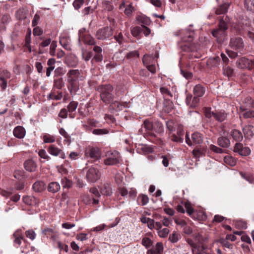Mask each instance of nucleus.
<instances>
[{
  "mask_svg": "<svg viewBox=\"0 0 254 254\" xmlns=\"http://www.w3.org/2000/svg\"><path fill=\"white\" fill-rule=\"evenodd\" d=\"M85 155L96 161L101 157V153L99 148L96 147L88 146L85 150Z\"/></svg>",
  "mask_w": 254,
  "mask_h": 254,
  "instance_id": "423d86ee",
  "label": "nucleus"
},
{
  "mask_svg": "<svg viewBox=\"0 0 254 254\" xmlns=\"http://www.w3.org/2000/svg\"><path fill=\"white\" fill-rule=\"evenodd\" d=\"M42 233L43 235L48 236H52L54 234V230L52 228H47L42 230Z\"/></svg>",
  "mask_w": 254,
  "mask_h": 254,
  "instance_id": "4d7b16f0",
  "label": "nucleus"
},
{
  "mask_svg": "<svg viewBox=\"0 0 254 254\" xmlns=\"http://www.w3.org/2000/svg\"><path fill=\"white\" fill-rule=\"evenodd\" d=\"M144 127L148 131H153V123L146 120L144 121Z\"/></svg>",
  "mask_w": 254,
  "mask_h": 254,
  "instance_id": "09e8293b",
  "label": "nucleus"
},
{
  "mask_svg": "<svg viewBox=\"0 0 254 254\" xmlns=\"http://www.w3.org/2000/svg\"><path fill=\"white\" fill-rule=\"evenodd\" d=\"M136 19L138 24L147 25L150 23L149 19L143 15H138Z\"/></svg>",
  "mask_w": 254,
  "mask_h": 254,
  "instance_id": "c9c22d12",
  "label": "nucleus"
},
{
  "mask_svg": "<svg viewBox=\"0 0 254 254\" xmlns=\"http://www.w3.org/2000/svg\"><path fill=\"white\" fill-rule=\"evenodd\" d=\"M84 3V0H74L73 5L75 9L78 10L83 5Z\"/></svg>",
  "mask_w": 254,
  "mask_h": 254,
  "instance_id": "864d4df0",
  "label": "nucleus"
},
{
  "mask_svg": "<svg viewBox=\"0 0 254 254\" xmlns=\"http://www.w3.org/2000/svg\"><path fill=\"white\" fill-rule=\"evenodd\" d=\"M169 240L173 243H177L179 240V236L176 232H173L169 236Z\"/></svg>",
  "mask_w": 254,
  "mask_h": 254,
  "instance_id": "5fc2aeb1",
  "label": "nucleus"
},
{
  "mask_svg": "<svg viewBox=\"0 0 254 254\" xmlns=\"http://www.w3.org/2000/svg\"><path fill=\"white\" fill-rule=\"evenodd\" d=\"M101 174L99 171L94 168H90L87 172L86 178L87 180L91 183H94L100 178Z\"/></svg>",
  "mask_w": 254,
  "mask_h": 254,
  "instance_id": "1a4fd4ad",
  "label": "nucleus"
},
{
  "mask_svg": "<svg viewBox=\"0 0 254 254\" xmlns=\"http://www.w3.org/2000/svg\"><path fill=\"white\" fill-rule=\"evenodd\" d=\"M23 200L25 204L29 205H33L37 203L36 198L32 196H24Z\"/></svg>",
  "mask_w": 254,
  "mask_h": 254,
  "instance_id": "473e14b6",
  "label": "nucleus"
},
{
  "mask_svg": "<svg viewBox=\"0 0 254 254\" xmlns=\"http://www.w3.org/2000/svg\"><path fill=\"white\" fill-rule=\"evenodd\" d=\"M142 62L144 65L154 64V59L152 55H146L142 58Z\"/></svg>",
  "mask_w": 254,
  "mask_h": 254,
  "instance_id": "2f4dec72",
  "label": "nucleus"
},
{
  "mask_svg": "<svg viewBox=\"0 0 254 254\" xmlns=\"http://www.w3.org/2000/svg\"><path fill=\"white\" fill-rule=\"evenodd\" d=\"M231 135L236 141L240 142L243 139L242 132L238 129L232 130L231 132Z\"/></svg>",
  "mask_w": 254,
  "mask_h": 254,
  "instance_id": "bb28decb",
  "label": "nucleus"
},
{
  "mask_svg": "<svg viewBox=\"0 0 254 254\" xmlns=\"http://www.w3.org/2000/svg\"><path fill=\"white\" fill-rule=\"evenodd\" d=\"M100 192L103 195L110 196L112 193V189L108 183H105L100 189Z\"/></svg>",
  "mask_w": 254,
  "mask_h": 254,
  "instance_id": "a878e982",
  "label": "nucleus"
},
{
  "mask_svg": "<svg viewBox=\"0 0 254 254\" xmlns=\"http://www.w3.org/2000/svg\"><path fill=\"white\" fill-rule=\"evenodd\" d=\"M141 31V28L139 27L136 26L132 28L131 29V33L134 37H137Z\"/></svg>",
  "mask_w": 254,
  "mask_h": 254,
  "instance_id": "052dcab7",
  "label": "nucleus"
},
{
  "mask_svg": "<svg viewBox=\"0 0 254 254\" xmlns=\"http://www.w3.org/2000/svg\"><path fill=\"white\" fill-rule=\"evenodd\" d=\"M185 208L186 209L187 213L191 216L194 212V209L192 207L191 204L189 202H186L185 204Z\"/></svg>",
  "mask_w": 254,
  "mask_h": 254,
  "instance_id": "8fccbe9b",
  "label": "nucleus"
},
{
  "mask_svg": "<svg viewBox=\"0 0 254 254\" xmlns=\"http://www.w3.org/2000/svg\"><path fill=\"white\" fill-rule=\"evenodd\" d=\"M237 66L240 68H252L254 67V62L243 57L239 59L236 62Z\"/></svg>",
  "mask_w": 254,
  "mask_h": 254,
  "instance_id": "9d476101",
  "label": "nucleus"
},
{
  "mask_svg": "<svg viewBox=\"0 0 254 254\" xmlns=\"http://www.w3.org/2000/svg\"><path fill=\"white\" fill-rule=\"evenodd\" d=\"M141 243L143 246L148 248L152 245V241L149 238L145 237L142 239Z\"/></svg>",
  "mask_w": 254,
  "mask_h": 254,
  "instance_id": "6e6d98bb",
  "label": "nucleus"
},
{
  "mask_svg": "<svg viewBox=\"0 0 254 254\" xmlns=\"http://www.w3.org/2000/svg\"><path fill=\"white\" fill-rule=\"evenodd\" d=\"M224 239H220L217 241L218 242L220 243L222 246L227 248H230L231 244H230L227 241Z\"/></svg>",
  "mask_w": 254,
  "mask_h": 254,
  "instance_id": "338daca9",
  "label": "nucleus"
},
{
  "mask_svg": "<svg viewBox=\"0 0 254 254\" xmlns=\"http://www.w3.org/2000/svg\"><path fill=\"white\" fill-rule=\"evenodd\" d=\"M209 148L211 150L217 153H222L224 152L222 149L213 144L210 145Z\"/></svg>",
  "mask_w": 254,
  "mask_h": 254,
  "instance_id": "bf43d9fd",
  "label": "nucleus"
},
{
  "mask_svg": "<svg viewBox=\"0 0 254 254\" xmlns=\"http://www.w3.org/2000/svg\"><path fill=\"white\" fill-rule=\"evenodd\" d=\"M93 51L95 53L93 60H95L96 62H100L103 60V56L102 54V48L98 46H95L93 49Z\"/></svg>",
  "mask_w": 254,
  "mask_h": 254,
  "instance_id": "2eb2a0df",
  "label": "nucleus"
},
{
  "mask_svg": "<svg viewBox=\"0 0 254 254\" xmlns=\"http://www.w3.org/2000/svg\"><path fill=\"white\" fill-rule=\"evenodd\" d=\"M98 90L100 92L102 101L106 104L111 103L114 100L113 87L110 84L99 87Z\"/></svg>",
  "mask_w": 254,
  "mask_h": 254,
  "instance_id": "7ed1b4c3",
  "label": "nucleus"
},
{
  "mask_svg": "<svg viewBox=\"0 0 254 254\" xmlns=\"http://www.w3.org/2000/svg\"><path fill=\"white\" fill-rule=\"evenodd\" d=\"M43 141L45 143H53L55 141V137L53 135L46 134L43 136Z\"/></svg>",
  "mask_w": 254,
  "mask_h": 254,
  "instance_id": "49530a36",
  "label": "nucleus"
},
{
  "mask_svg": "<svg viewBox=\"0 0 254 254\" xmlns=\"http://www.w3.org/2000/svg\"><path fill=\"white\" fill-rule=\"evenodd\" d=\"M25 234L26 237L31 239V240H33L35 239L36 237V234L33 230H31L27 231H26Z\"/></svg>",
  "mask_w": 254,
  "mask_h": 254,
  "instance_id": "680f3d73",
  "label": "nucleus"
},
{
  "mask_svg": "<svg viewBox=\"0 0 254 254\" xmlns=\"http://www.w3.org/2000/svg\"><path fill=\"white\" fill-rule=\"evenodd\" d=\"M192 153L194 157L199 158L203 153V150L201 148L196 147L192 150Z\"/></svg>",
  "mask_w": 254,
  "mask_h": 254,
  "instance_id": "79ce46f5",
  "label": "nucleus"
},
{
  "mask_svg": "<svg viewBox=\"0 0 254 254\" xmlns=\"http://www.w3.org/2000/svg\"><path fill=\"white\" fill-rule=\"evenodd\" d=\"M25 130L24 127L21 126L15 127L13 130V134L15 137L18 138H22L25 136Z\"/></svg>",
  "mask_w": 254,
  "mask_h": 254,
  "instance_id": "6ab92c4d",
  "label": "nucleus"
},
{
  "mask_svg": "<svg viewBox=\"0 0 254 254\" xmlns=\"http://www.w3.org/2000/svg\"><path fill=\"white\" fill-rule=\"evenodd\" d=\"M66 64L69 67H75L78 64V61L76 57L70 56L66 61Z\"/></svg>",
  "mask_w": 254,
  "mask_h": 254,
  "instance_id": "72a5a7b5",
  "label": "nucleus"
},
{
  "mask_svg": "<svg viewBox=\"0 0 254 254\" xmlns=\"http://www.w3.org/2000/svg\"><path fill=\"white\" fill-rule=\"evenodd\" d=\"M217 144L223 148H228L230 145V140L224 136H220L217 139Z\"/></svg>",
  "mask_w": 254,
  "mask_h": 254,
  "instance_id": "aec40b11",
  "label": "nucleus"
},
{
  "mask_svg": "<svg viewBox=\"0 0 254 254\" xmlns=\"http://www.w3.org/2000/svg\"><path fill=\"white\" fill-rule=\"evenodd\" d=\"M163 246L162 243H157L155 246L147 252L146 254H162Z\"/></svg>",
  "mask_w": 254,
  "mask_h": 254,
  "instance_id": "dca6fc26",
  "label": "nucleus"
},
{
  "mask_svg": "<svg viewBox=\"0 0 254 254\" xmlns=\"http://www.w3.org/2000/svg\"><path fill=\"white\" fill-rule=\"evenodd\" d=\"M48 152L52 156H59L62 159L65 158V154L64 151L55 145H51L47 149Z\"/></svg>",
  "mask_w": 254,
  "mask_h": 254,
  "instance_id": "9b49d317",
  "label": "nucleus"
},
{
  "mask_svg": "<svg viewBox=\"0 0 254 254\" xmlns=\"http://www.w3.org/2000/svg\"><path fill=\"white\" fill-rule=\"evenodd\" d=\"M57 42L56 41H53L50 45V54L52 56H54L56 55V49L57 48Z\"/></svg>",
  "mask_w": 254,
  "mask_h": 254,
  "instance_id": "603ef678",
  "label": "nucleus"
},
{
  "mask_svg": "<svg viewBox=\"0 0 254 254\" xmlns=\"http://www.w3.org/2000/svg\"><path fill=\"white\" fill-rule=\"evenodd\" d=\"M244 6L248 10L254 11V1L252 0H245Z\"/></svg>",
  "mask_w": 254,
  "mask_h": 254,
  "instance_id": "e433bc0d",
  "label": "nucleus"
},
{
  "mask_svg": "<svg viewBox=\"0 0 254 254\" xmlns=\"http://www.w3.org/2000/svg\"><path fill=\"white\" fill-rule=\"evenodd\" d=\"M92 133L95 135H103L109 133V130L106 128L95 129L92 131Z\"/></svg>",
  "mask_w": 254,
  "mask_h": 254,
  "instance_id": "37998d69",
  "label": "nucleus"
},
{
  "mask_svg": "<svg viewBox=\"0 0 254 254\" xmlns=\"http://www.w3.org/2000/svg\"><path fill=\"white\" fill-rule=\"evenodd\" d=\"M78 106V103L75 101L71 102L67 106L68 111L69 113L74 111Z\"/></svg>",
  "mask_w": 254,
  "mask_h": 254,
  "instance_id": "de8ad7c7",
  "label": "nucleus"
},
{
  "mask_svg": "<svg viewBox=\"0 0 254 254\" xmlns=\"http://www.w3.org/2000/svg\"><path fill=\"white\" fill-rule=\"evenodd\" d=\"M203 139L202 135L198 132L192 134L191 140L190 139L188 134L186 135V142L189 146L201 144L203 142Z\"/></svg>",
  "mask_w": 254,
  "mask_h": 254,
  "instance_id": "6e6552de",
  "label": "nucleus"
},
{
  "mask_svg": "<svg viewBox=\"0 0 254 254\" xmlns=\"http://www.w3.org/2000/svg\"><path fill=\"white\" fill-rule=\"evenodd\" d=\"M90 192L94 195V196L96 197L95 198L94 197L92 198V204H98L99 202V200L98 198L101 197V192L98 190L96 188H91L90 189Z\"/></svg>",
  "mask_w": 254,
  "mask_h": 254,
  "instance_id": "b1692460",
  "label": "nucleus"
},
{
  "mask_svg": "<svg viewBox=\"0 0 254 254\" xmlns=\"http://www.w3.org/2000/svg\"><path fill=\"white\" fill-rule=\"evenodd\" d=\"M96 8V5H95L94 7H92L91 6L86 7L82 10V13L84 16L88 15L93 13Z\"/></svg>",
  "mask_w": 254,
  "mask_h": 254,
  "instance_id": "58836bf2",
  "label": "nucleus"
},
{
  "mask_svg": "<svg viewBox=\"0 0 254 254\" xmlns=\"http://www.w3.org/2000/svg\"><path fill=\"white\" fill-rule=\"evenodd\" d=\"M24 168L29 172H34L36 171L37 166L36 163L32 160H26L24 164Z\"/></svg>",
  "mask_w": 254,
  "mask_h": 254,
  "instance_id": "a211bd4d",
  "label": "nucleus"
},
{
  "mask_svg": "<svg viewBox=\"0 0 254 254\" xmlns=\"http://www.w3.org/2000/svg\"><path fill=\"white\" fill-rule=\"evenodd\" d=\"M212 116L216 121L222 122L226 120L227 115L224 112H217L212 113Z\"/></svg>",
  "mask_w": 254,
  "mask_h": 254,
  "instance_id": "cd10ccee",
  "label": "nucleus"
},
{
  "mask_svg": "<svg viewBox=\"0 0 254 254\" xmlns=\"http://www.w3.org/2000/svg\"><path fill=\"white\" fill-rule=\"evenodd\" d=\"M67 82L69 84L68 89L70 92L75 93L78 89V79L80 72L78 69H71L66 74Z\"/></svg>",
  "mask_w": 254,
  "mask_h": 254,
  "instance_id": "f257e3e1",
  "label": "nucleus"
},
{
  "mask_svg": "<svg viewBox=\"0 0 254 254\" xmlns=\"http://www.w3.org/2000/svg\"><path fill=\"white\" fill-rule=\"evenodd\" d=\"M60 43L61 45V46L66 50L70 51L71 50L69 42L67 41L66 39L64 38H61L60 40Z\"/></svg>",
  "mask_w": 254,
  "mask_h": 254,
  "instance_id": "4c0bfd02",
  "label": "nucleus"
},
{
  "mask_svg": "<svg viewBox=\"0 0 254 254\" xmlns=\"http://www.w3.org/2000/svg\"><path fill=\"white\" fill-rule=\"evenodd\" d=\"M113 34V29L111 27L107 26L97 30L96 33V36L98 39L104 40L109 38Z\"/></svg>",
  "mask_w": 254,
  "mask_h": 254,
  "instance_id": "39448f33",
  "label": "nucleus"
},
{
  "mask_svg": "<svg viewBox=\"0 0 254 254\" xmlns=\"http://www.w3.org/2000/svg\"><path fill=\"white\" fill-rule=\"evenodd\" d=\"M13 243L16 247H18L21 244L22 240H23L24 236L20 230L14 232L13 234Z\"/></svg>",
  "mask_w": 254,
  "mask_h": 254,
  "instance_id": "4468645a",
  "label": "nucleus"
},
{
  "mask_svg": "<svg viewBox=\"0 0 254 254\" xmlns=\"http://www.w3.org/2000/svg\"><path fill=\"white\" fill-rule=\"evenodd\" d=\"M163 125L159 122L156 121L153 123V131L160 134L163 132Z\"/></svg>",
  "mask_w": 254,
  "mask_h": 254,
  "instance_id": "c756f323",
  "label": "nucleus"
},
{
  "mask_svg": "<svg viewBox=\"0 0 254 254\" xmlns=\"http://www.w3.org/2000/svg\"><path fill=\"white\" fill-rule=\"evenodd\" d=\"M224 162L231 166H234L236 164V160L231 156H226L224 158Z\"/></svg>",
  "mask_w": 254,
  "mask_h": 254,
  "instance_id": "f704fd0d",
  "label": "nucleus"
},
{
  "mask_svg": "<svg viewBox=\"0 0 254 254\" xmlns=\"http://www.w3.org/2000/svg\"><path fill=\"white\" fill-rule=\"evenodd\" d=\"M64 85V82L63 78H59L55 79L54 86L58 89H61Z\"/></svg>",
  "mask_w": 254,
  "mask_h": 254,
  "instance_id": "ea45409f",
  "label": "nucleus"
},
{
  "mask_svg": "<svg viewBox=\"0 0 254 254\" xmlns=\"http://www.w3.org/2000/svg\"><path fill=\"white\" fill-rule=\"evenodd\" d=\"M169 230L168 228H163L162 229L159 230L157 233L158 234V236L161 238H166L168 234L169 233Z\"/></svg>",
  "mask_w": 254,
  "mask_h": 254,
  "instance_id": "c03bdc74",
  "label": "nucleus"
},
{
  "mask_svg": "<svg viewBox=\"0 0 254 254\" xmlns=\"http://www.w3.org/2000/svg\"><path fill=\"white\" fill-rule=\"evenodd\" d=\"M175 126V124L173 121H169L166 122L167 127L170 131H173L174 130Z\"/></svg>",
  "mask_w": 254,
  "mask_h": 254,
  "instance_id": "69168bd1",
  "label": "nucleus"
},
{
  "mask_svg": "<svg viewBox=\"0 0 254 254\" xmlns=\"http://www.w3.org/2000/svg\"><path fill=\"white\" fill-rule=\"evenodd\" d=\"M243 116L244 118H254V111H248L244 113Z\"/></svg>",
  "mask_w": 254,
  "mask_h": 254,
  "instance_id": "774afa93",
  "label": "nucleus"
},
{
  "mask_svg": "<svg viewBox=\"0 0 254 254\" xmlns=\"http://www.w3.org/2000/svg\"><path fill=\"white\" fill-rule=\"evenodd\" d=\"M60 185L57 182L50 183L48 186V190L52 193H55L60 190Z\"/></svg>",
  "mask_w": 254,
  "mask_h": 254,
  "instance_id": "7c9ffc66",
  "label": "nucleus"
},
{
  "mask_svg": "<svg viewBox=\"0 0 254 254\" xmlns=\"http://www.w3.org/2000/svg\"><path fill=\"white\" fill-rule=\"evenodd\" d=\"M38 154L39 156L44 159L49 161L51 159V157L47 154L46 151L44 149H41L39 151Z\"/></svg>",
  "mask_w": 254,
  "mask_h": 254,
  "instance_id": "3c124183",
  "label": "nucleus"
},
{
  "mask_svg": "<svg viewBox=\"0 0 254 254\" xmlns=\"http://www.w3.org/2000/svg\"><path fill=\"white\" fill-rule=\"evenodd\" d=\"M121 156L117 151H114L110 153L108 157L104 159V163L105 165H115L120 163Z\"/></svg>",
  "mask_w": 254,
  "mask_h": 254,
  "instance_id": "0eeeda50",
  "label": "nucleus"
},
{
  "mask_svg": "<svg viewBox=\"0 0 254 254\" xmlns=\"http://www.w3.org/2000/svg\"><path fill=\"white\" fill-rule=\"evenodd\" d=\"M230 4L229 2H225L222 4L219 5L217 7L215 8V13L217 15H220L226 13Z\"/></svg>",
  "mask_w": 254,
  "mask_h": 254,
  "instance_id": "f3484780",
  "label": "nucleus"
},
{
  "mask_svg": "<svg viewBox=\"0 0 254 254\" xmlns=\"http://www.w3.org/2000/svg\"><path fill=\"white\" fill-rule=\"evenodd\" d=\"M193 91L194 96L198 98L203 96L205 89L201 85L198 84L194 87Z\"/></svg>",
  "mask_w": 254,
  "mask_h": 254,
  "instance_id": "4be33fe9",
  "label": "nucleus"
},
{
  "mask_svg": "<svg viewBox=\"0 0 254 254\" xmlns=\"http://www.w3.org/2000/svg\"><path fill=\"white\" fill-rule=\"evenodd\" d=\"M133 10V7L131 4H128L125 8L124 12L126 15L129 16Z\"/></svg>",
  "mask_w": 254,
  "mask_h": 254,
  "instance_id": "0e129e2a",
  "label": "nucleus"
},
{
  "mask_svg": "<svg viewBox=\"0 0 254 254\" xmlns=\"http://www.w3.org/2000/svg\"><path fill=\"white\" fill-rule=\"evenodd\" d=\"M182 33L185 35L182 37V41L185 42H191L193 39V32L188 30H184Z\"/></svg>",
  "mask_w": 254,
  "mask_h": 254,
  "instance_id": "393cba45",
  "label": "nucleus"
},
{
  "mask_svg": "<svg viewBox=\"0 0 254 254\" xmlns=\"http://www.w3.org/2000/svg\"><path fill=\"white\" fill-rule=\"evenodd\" d=\"M199 102V99L194 96L192 97L191 95H188L186 97V103L191 107H195Z\"/></svg>",
  "mask_w": 254,
  "mask_h": 254,
  "instance_id": "412c9836",
  "label": "nucleus"
},
{
  "mask_svg": "<svg viewBox=\"0 0 254 254\" xmlns=\"http://www.w3.org/2000/svg\"><path fill=\"white\" fill-rule=\"evenodd\" d=\"M171 139L175 142H182L183 141V138L182 137L178 136V135L173 134L172 135H170V136Z\"/></svg>",
  "mask_w": 254,
  "mask_h": 254,
  "instance_id": "e2e57ef3",
  "label": "nucleus"
},
{
  "mask_svg": "<svg viewBox=\"0 0 254 254\" xmlns=\"http://www.w3.org/2000/svg\"><path fill=\"white\" fill-rule=\"evenodd\" d=\"M228 28L227 22L222 19L220 20L218 27L212 31V35L217 39L218 42L222 43L227 37Z\"/></svg>",
  "mask_w": 254,
  "mask_h": 254,
  "instance_id": "f03ea898",
  "label": "nucleus"
},
{
  "mask_svg": "<svg viewBox=\"0 0 254 254\" xmlns=\"http://www.w3.org/2000/svg\"><path fill=\"white\" fill-rule=\"evenodd\" d=\"M46 189L45 184L42 181H37L33 185V189L35 192H40Z\"/></svg>",
  "mask_w": 254,
  "mask_h": 254,
  "instance_id": "5701e85b",
  "label": "nucleus"
},
{
  "mask_svg": "<svg viewBox=\"0 0 254 254\" xmlns=\"http://www.w3.org/2000/svg\"><path fill=\"white\" fill-rule=\"evenodd\" d=\"M160 91L164 97H173V94L167 88L165 87H162L160 88Z\"/></svg>",
  "mask_w": 254,
  "mask_h": 254,
  "instance_id": "a19ab883",
  "label": "nucleus"
},
{
  "mask_svg": "<svg viewBox=\"0 0 254 254\" xmlns=\"http://www.w3.org/2000/svg\"><path fill=\"white\" fill-rule=\"evenodd\" d=\"M234 151L238 153L242 156H248L251 153L250 149L247 147H244L243 144L241 143H236Z\"/></svg>",
  "mask_w": 254,
  "mask_h": 254,
  "instance_id": "f8f14e48",
  "label": "nucleus"
},
{
  "mask_svg": "<svg viewBox=\"0 0 254 254\" xmlns=\"http://www.w3.org/2000/svg\"><path fill=\"white\" fill-rule=\"evenodd\" d=\"M92 56L91 52H88L85 50H82V58L85 61H89Z\"/></svg>",
  "mask_w": 254,
  "mask_h": 254,
  "instance_id": "a18cd8bd",
  "label": "nucleus"
},
{
  "mask_svg": "<svg viewBox=\"0 0 254 254\" xmlns=\"http://www.w3.org/2000/svg\"><path fill=\"white\" fill-rule=\"evenodd\" d=\"M48 97L50 99L59 100L62 98L63 95L61 92H60L57 95H56L54 93L52 92L49 95Z\"/></svg>",
  "mask_w": 254,
  "mask_h": 254,
  "instance_id": "13d9d810",
  "label": "nucleus"
},
{
  "mask_svg": "<svg viewBox=\"0 0 254 254\" xmlns=\"http://www.w3.org/2000/svg\"><path fill=\"white\" fill-rule=\"evenodd\" d=\"M230 46L233 49L240 50L244 47L242 39L239 37L232 38L230 40Z\"/></svg>",
  "mask_w": 254,
  "mask_h": 254,
  "instance_id": "ddd939ff",
  "label": "nucleus"
},
{
  "mask_svg": "<svg viewBox=\"0 0 254 254\" xmlns=\"http://www.w3.org/2000/svg\"><path fill=\"white\" fill-rule=\"evenodd\" d=\"M253 127L251 125L246 126L243 128V131L245 136L246 138H250L254 135Z\"/></svg>",
  "mask_w": 254,
  "mask_h": 254,
  "instance_id": "c85d7f7f",
  "label": "nucleus"
},
{
  "mask_svg": "<svg viewBox=\"0 0 254 254\" xmlns=\"http://www.w3.org/2000/svg\"><path fill=\"white\" fill-rule=\"evenodd\" d=\"M79 41H82L84 44L88 45H94L96 41L94 38L89 34L85 28H81L78 32Z\"/></svg>",
  "mask_w": 254,
  "mask_h": 254,
  "instance_id": "20e7f679",
  "label": "nucleus"
}]
</instances>
